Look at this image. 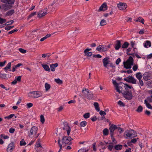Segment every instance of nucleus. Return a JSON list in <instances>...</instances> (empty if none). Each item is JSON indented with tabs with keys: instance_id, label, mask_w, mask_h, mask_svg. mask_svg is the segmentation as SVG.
Here are the masks:
<instances>
[{
	"instance_id": "1",
	"label": "nucleus",
	"mask_w": 152,
	"mask_h": 152,
	"mask_svg": "<svg viewBox=\"0 0 152 152\" xmlns=\"http://www.w3.org/2000/svg\"><path fill=\"white\" fill-rule=\"evenodd\" d=\"M129 87L126 88L125 91H123V94L124 97L126 99L129 100L131 99L133 97L132 92L129 91V89H131L133 88L132 86H129Z\"/></svg>"
},
{
	"instance_id": "2",
	"label": "nucleus",
	"mask_w": 152,
	"mask_h": 152,
	"mask_svg": "<svg viewBox=\"0 0 152 152\" xmlns=\"http://www.w3.org/2000/svg\"><path fill=\"white\" fill-rule=\"evenodd\" d=\"M73 139L70 137L63 136L62 139V146L65 147L67 144L70 145L72 144V142H71Z\"/></svg>"
},
{
	"instance_id": "3",
	"label": "nucleus",
	"mask_w": 152,
	"mask_h": 152,
	"mask_svg": "<svg viewBox=\"0 0 152 152\" xmlns=\"http://www.w3.org/2000/svg\"><path fill=\"white\" fill-rule=\"evenodd\" d=\"M134 60L132 56H130L126 61L123 62L124 67L126 69H130L133 65Z\"/></svg>"
},
{
	"instance_id": "4",
	"label": "nucleus",
	"mask_w": 152,
	"mask_h": 152,
	"mask_svg": "<svg viewBox=\"0 0 152 152\" xmlns=\"http://www.w3.org/2000/svg\"><path fill=\"white\" fill-rule=\"evenodd\" d=\"M82 92L84 94V96L88 99L90 100L93 98V94L88 89L84 88L83 89Z\"/></svg>"
},
{
	"instance_id": "5",
	"label": "nucleus",
	"mask_w": 152,
	"mask_h": 152,
	"mask_svg": "<svg viewBox=\"0 0 152 152\" xmlns=\"http://www.w3.org/2000/svg\"><path fill=\"white\" fill-rule=\"evenodd\" d=\"M125 135L126 136V138H127L128 137H134L137 136V133L133 130H127L124 133L125 137Z\"/></svg>"
},
{
	"instance_id": "6",
	"label": "nucleus",
	"mask_w": 152,
	"mask_h": 152,
	"mask_svg": "<svg viewBox=\"0 0 152 152\" xmlns=\"http://www.w3.org/2000/svg\"><path fill=\"white\" fill-rule=\"evenodd\" d=\"M28 96L30 98H38L42 96V94L39 91H31L28 94Z\"/></svg>"
},
{
	"instance_id": "7",
	"label": "nucleus",
	"mask_w": 152,
	"mask_h": 152,
	"mask_svg": "<svg viewBox=\"0 0 152 152\" xmlns=\"http://www.w3.org/2000/svg\"><path fill=\"white\" fill-rule=\"evenodd\" d=\"M124 86L122 85V86L118 85V86H116V88H115L116 91L118 92L119 93H122V94L123 93V91H125L126 88H127L129 87V86L127 84H124Z\"/></svg>"
},
{
	"instance_id": "8",
	"label": "nucleus",
	"mask_w": 152,
	"mask_h": 152,
	"mask_svg": "<svg viewBox=\"0 0 152 152\" xmlns=\"http://www.w3.org/2000/svg\"><path fill=\"white\" fill-rule=\"evenodd\" d=\"M38 128L37 127L35 126H33L31 128L29 132L28 133V135L29 137H32V136L34 137L37 134Z\"/></svg>"
},
{
	"instance_id": "9",
	"label": "nucleus",
	"mask_w": 152,
	"mask_h": 152,
	"mask_svg": "<svg viewBox=\"0 0 152 152\" xmlns=\"http://www.w3.org/2000/svg\"><path fill=\"white\" fill-rule=\"evenodd\" d=\"M118 128L117 126L115 125L112 124L109 127V130L111 137H113L114 132L115 130Z\"/></svg>"
},
{
	"instance_id": "10",
	"label": "nucleus",
	"mask_w": 152,
	"mask_h": 152,
	"mask_svg": "<svg viewBox=\"0 0 152 152\" xmlns=\"http://www.w3.org/2000/svg\"><path fill=\"white\" fill-rule=\"evenodd\" d=\"M107 9V6L106 3H104L99 7L98 12L104 11Z\"/></svg>"
},
{
	"instance_id": "11",
	"label": "nucleus",
	"mask_w": 152,
	"mask_h": 152,
	"mask_svg": "<svg viewBox=\"0 0 152 152\" xmlns=\"http://www.w3.org/2000/svg\"><path fill=\"white\" fill-rule=\"evenodd\" d=\"M117 7L121 10H124L126 9L127 7V5L126 4L123 3H120L117 5Z\"/></svg>"
},
{
	"instance_id": "12",
	"label": "nucleus",
	"mask_w": 152,
	"mask_h": 152,
	"mask_svg": "<svg viewBox=\"0 0 152 152\" xmlns=\"http://www.w3.org/2000/svg\"><path fill=\"white\" fill-rule=\"evenodd\" d=\"M96 50L99 52H105L106 51L105 45H99L96 48Z\"/></svg>"
},
{
	"instance_id": "13",
	"label": "nucleus",
	"mask_w": 152,
	"mask_h": 152,
	"mask_svg": "<svg viewBox=\"0 0 152 152\" xmlns=\"http://www.w3.org/2000/svg\"><path fill=\"white\" fill-rule=\"evenodd\" d=\"M109 58L107 57H106L103 59L102 62L105 67L107 68V65L109 64Z\"/></svg>"
},
{
	"instance_id": "14",
	"label": "nucleus",
	"mask_w": 152,
	"mask_h": 152,
	"mask_svg": "<svg viewBox=\"0 0 152 152\" xmlns=\"http://www.w3.org/2000/svg\"><path fill=\"white\" fill-rule=\"evenodd\" d=\"M14 147V143L12 142L10 143L8 146L7 150V152H11L13 150V148Z\"/></svg>"
},
{
	"instance_id": "15",
	"label": "nucleus",
	"mask_w": 152,
	"mask_h": 152,
	"mask_svg": "<svg viewBox=\"0 0 152 152\" xmlns=\"http://www.w3.org/2000/svg\"><path fill=\"white\" fill-rule=\"evenodd\" d=\"M91 50V48H87L85 49L84 51L85 54L86 56H91L92 55V53L91 52H89Z\"/></svg>"
},
{
	"instance_id": "16",
	"label": "nucleus",
	"mask_w": 152,
	"mask_h": 152,
	"mask_svg": "<svg viewBox=\"0 0 152 152\" xmlns=\"http://www.w3.org/2000/svg\"><path fill=\"white\" fill-rule=\"evenodd\" d=\"M47 13V11L44 12L43 10H41L38 12V17L40 18H42L45 16Z\"/></svg>"
},
{
	"instance_id": "17",
	"label": "nucleus",
	"mask_w": 152,
	"mask_h": 152,
	"mask_svg": "<svg viewBox=\"0 0 152 152\" xmlns=\"http://www.w3.org/2000/svg\"><path fill=\"white\" fill-rule=\"evenodd\" d=\"M1 1L4 3L12 4L14 3L15 0H1Z\"/></svg>"
},
{
	"instance_id": "18",
	"label": "nucleus",
	"mask_w": 152,
	"mask_h": 152,
	"mask_svg": "<svg viewBox=\"0 0 152 152\" xmlns=\"http://www.w3.org/2000/svg\"><path fill=\"white\" fill-rule=\"evenodd\" d=\"M129 82L134 84H136V80L132 76H129Z\"/></svg>"
},
{
	"instance_id": "19",
	"label": "nucleus",
	"mask_w": 152,
	"mask_h": 152,
	"mask_svg": "<svg viewBox=\"0 0 152 152\" xmlns=\"http://www.w3.org/2000/svg\"><path fill=\"white\" fill-rule=\"evenodd\" d=\"M58 63H55L50 65V67L51 70L52 72H54L55 71V67L58 66Z\"/></svg>"
},
{
	"instance_id": "20",
	"label": "nucleus",
	"mask_w": 152,
	"mask_h": 152,
	"mask_svg": "<svg viewBox=\"0 0 152 152\" xmlns=\"http://www.w3.org/2000/svg\"><path fill=\"white\" fill-rule=\"evenodd\" d=\"M116 42L115 48L116 50H118L121 47V44L120 40H117L116 41Z\"/></svg>"
},
{
	"instance_id": "21",
	"label": "nucleus",
	"mask_w": 152,
	"mask_h": 152,
	"mask_svg": "<svg viewBox=\"0 0 152 152\" xmlns=\"http://www.w3.org/2000/svg\"><path fill=\"white\" fill-rule=\"evenodd\" d=\"M11 63L9 62L6 67L4 68V69L5 70V71L6 72H7V70H9V71H11Z\"/></svg>"
},
{
	"instance_id": "22",
	"label": "nucleus",
	"mask_w": 152,
	"mask_h": 152,
	"mask_svg": "<svg viewBox=\"0 0 152 152\" xmlns=\"http://www.w3.org/2000/svg\"><path fill=\"white\" fill-rule=\"evenodd\" d=\"M41 65L45 71L48 72L50 71V69L48 65L47 64H42Z\"/></svg>"
},
{
	"instance_id": "23",
	"label": "nucleus",
	"mask_w": 152,
	"mask_h": 152,
	"mask_svg": "<svg viewBox=\"0 0 152 152\" xmlns=\"http://www.w3.org/2000/svg\"><path fill=\"white\" fill-rule=\"evenodd\" d=\"M94 105L95 107L96 110L98 112L99 111L100 109L99 107V105L98 103L96 102H94Z\"/></svg>"
},
{
	"instance_id": "24",
	"label": "nucleus",
	"mask_w": 152,
	"mask_h": 152,
	"mask_svg": "<svg viewBox=\"0 0 152 152\" xmlns=\"http://www.w3.org/2000/svg\"><path fill=\"white\" fill-rule=\"evenodd\" d=\"M107 22L104 19H102L101 20L100 22V25L101 26H104L107 24Z\"/></svg>"
},
{
	"instance_id": "25",
	"label": "nucleus",
	"mask_w": 152,
	"mask_h": 152,
	"mask_svg": "<svg viewBox=\"0 0 152 152\" xmlns=\"http://www.w3.org/2000/svg\"><path fill=\"white\" fill-rule=\"evenodd\" d=\"M54 81L58 84L59 85H61L62 84L63 82L62 80H60L59 78L55 79L54 80Z\"/></svg>"
},
{
	"instance_id": "26",
	"label": "nucleus",
	"mask_w": 152,
	"mask_h": 152,
	"mask_svg": "<svg viewBox=\"0 0 152 152\" xmlns=\"http://www.w3.org/2000/svg\"><path fill=\"white\" fill-rule=\"evenodd\" d=\"M129 45V44L128 42H124V44L122 45L121 46V47L123 48H126L128 47Z\"/></svg>"
},
{
	"instance_id": "27",
	"label": "nucleus",
	"mask_w": 152,
	"mask_h": 152,
	"mask_svg": "<svg viewBox=\"0 0 152 152\" xmlns=\"http://www.w3.org/2000/svg\"><path fill=\"white\" fill-rule=\"evenodd\" d=\"M151 46V42L150 41H146L145 43L144 46L146 48H148V46L150 47Z\"/></svg>"
},
{
	"instance_id": "28",
	"label": "nucleus",
	"mask_w": 152,
	"mask_h": 152,
	"mask_svg": "<svg viewBox=\"0 0 152 152\" xmlns=\"http://www.w3.org/2000/svg\"><path fill=\"white\" fill-rule=\"evenodd\" d=\"M103 133L104 135L107 136L109 134V130L107 128H105L103 130Z\"/></svg>"
},
{
	"instance_id": "29",
	"label": "nucleus",
	"mask_w": 152,
	"mask_h": 152,
	"mask_svg": "<svg viewBox=\"0 0 152 152\" xmlns=\"http://www.w3.org/2000/svg\"><path fill=\"white\" fill-rule=\"evenodd\" d=\"M136 77L138 79H141L142 77V75L140 72L137 73L136 74Z\"/></svg>"
},
{
	"instance_id": "30",
	"label": "nucleus",
	"mask_w": 152,
	"mask_h": 152,
	"mask_svg": "<svg viewBox=\"0 0 152 152\" xmlns=\"http://www.w3.org/2000/svg\"><path fill=\"white\" fill-rule=\"evenodd\" d=\"M114 148L116 150H119L122 148V145H117L115 146Z\"/></svg>"
},
{
	"instance_id": "31",
	"label": "nucleus",
	"mask_w": 152,
	"mask_h": 152,
	"mask_svg": "<svg viewBox=\"0 0 152 152\" xmlns=\"http://www.w3.org/2000/svg\"><path fill=\"white\" fill-rule=\"evenodd\" d=\"M22 65V64L20 63V64H18L17 65L15 66H13V69H12V72H14L15 71V69L16 68H17L18 67H20V66H21Z\"/></svg>"
},
{
	"instance_id": "32",
	"label": "nucleus",
	"mask_w": 152,
	"mask_h": 152,
	"mask_svg": "<svg viewBox=\"0 0 152 152\" xmlns=\"http://www.w3.org/2000/svg\"><path fill=\"white\" fill-rule=\"evenodd\" d=\"M45 91H48L50 88V86L49 84L46 83L45 84Z\"/></svg>"
},
{
	"instance_id": "33",
	"label": "nucleus",
	"mask_w": 152,
	"mask_h": 152,
	"mask_svg": "<svg viewBox=\"0 0 152 152\" xmlns=\"http://www.w3.org/2000/svg\"><path fill=\"white\" fill-rule=\"evenodd\" d=\"M144 19L140 17H139L136 20V22L139 21L142 23V24H144Z\"/></svg>"
},
{
	"instance_id": "34",
	"label": "nucleus",
	"mask_w": 152,
	"mask_h": 152,
	"mask_svg": "<svg viewBox=\"0 0 152 152\" xmlns=\"http://www.w3.org/2000/svg\"><path fill=\"white\" fill-rule=\"evenodd\" d=\"M145 100L146 101V102H152V95H151L150 96H148L146 99H145Z\"/></svg>"
},
{
	"instance_id": "35",
	"label": "nucleus",
	"mask_w": 152,
	"mask_h": 152,
	"mask_svg": "<svg viewBox=\"0 0 152 152\" xmlns=\"http://www.w3.org/2000/svg\"><path fill=\"white\" fill-rule=\"evenodd\" d=\"M144 102L147 107L149 109H152V106L148 102H146V100H145Z\"/></svg>"
},
{
	"instance_id": "36",
	"label": "nucleus",
	"mask_w": 152,
	"mask_h": 152,
	"mask_svg": "<svg viewBox=\"0 0 152 152\" xmlns=\"http://www.w3.org/2000/svg\"><path fill=\"white\" fill-rule=\"evenodd\" d=\"M70 129V127L67 124H65L63 127V129L66 131H67Z\"/></svg>"
},
{
	"instance_id": "37",
	"label": "nucleus",
	"mask_w": 152,
	"mask_h": 152,
	"mask_svg": "<svg viewBox=\"0 0 152 152\" xmlns=\"http://www.w3.org/2000/svg\"><path fill=\"white\" fill-rule=\"evenodd\" d=\"M107 147L108 149L110 151H111L113 148L114 147L113 144L112 143H110V145H108Z\"/></svg>"
},
{
	"instance_id": "38",
	"label": "nucleus",
	"mask_w": 152,
	"mask_h": 152,
	"mask_svg": "<svg viewBox=\"0 0 152 152\" xmlns=\"http://www.w3.org/2000/svg\"><path fill=\"white\" fill-rule=\"evenodd\" d=\"M40 122L43 124L45 121V119L44 116L43 115H41L40 116Z\"/></svg>"
},
{
	"instance_id": "39",
	"label": "nucleus",
	"mask_w": 152,
	"mask_h": 152,
	"mask_svg": "<svg viewBox=\"0 0 152 152\" xmlns=\"http://www.w3.org/2000/svg\"><path fill=\"white\" fill-rule=\"evenodd\" d=\"M87 125V122L85 121H83L81 122L80 124V126L82 127H84L86 126Z\"/></svg>"
},
{
	"instance_id": "40",
	"label": "nucleus",
	"mask_w": 152,
	"mask_h": 152,
	"mask_svg": "<svg viewBox=\"0 0 152 152\" xmlns=\"http://www.w3.org/2000/svg\"><path fill=\"white\" fill-rule=\"evenodd\" d=\"M61 140L59 138L58 140V143L60 147V149L59 151L58 152H60V151L62 149V146L61 144L60 143Z\"/></svg>"
},
{
	"instance_id": "41",
	"label": "nucleus",
	"mask_w": 152,
	"mask_h": 152,
	"mask_svg": "<svg viewBox=\"0 0 152 152\" xmlns=\"http://www.w3.org/2000/svg\"><path fill=\"white\" fill-rule=\"evenodd\" d=\"M14 12V10H12L9 11L7 13V15H10L13 14Z\"/></svg>"
},
{
	"instance_id": "42",
	"label": "nucleus",
	"mask_w": 152,
	"mask_h": 152,
	"mask_svg": "<svg viewBox=\"0 0 152 152\" xmlns=\"http://www.w3.org/2000/svg\"><path fill=\"white\" fill-rule=\"evenodd\" d=\"M143 108L141 106H139L136 110V111L138 112H141Z\"/></svg>"
},
{
	"instance_id": "43",
	"label": "nucleus",
	"mask_w": 152,
	"mask_h": 152,
	"mask_svg": "<svg viewBox=\"0 0 152 152\" xmlns=\"http://www.w3.org/2000/svg\"><path fill=\"white\" fill-rule=\"evenodd\" d=\"M19 50L20 53L23 54L26 53L27 51L26 50L22 48H19Z\"/></svg>"
},
{
	"instance_id": "44",
	"label": "nucleus",
	"mask_w": 152,
	"mask_h": 152,
	"mask_svg": "<svg viewBox=\"0 0 152 152\" xmlns=\"http://www.w3.org/2000/svg\"><path fill=\"white\" fill-rule=\"evenodd\" d=\"M90 116V113H85L83 115V116L85 118H88Z\"/></svg>"
},
{
	"instance_id": "45",
	"label": "nucleus",
	"mask_w": 152,
	"mask_h": 152,
	"mask_svg": "<svg viewBox=\"0 0 152 152\" xmlns=\"http://www.w3.org/2000/svg\"><path fill=\"white\" fill-rule=\"evenodd\" d=\"M7 75L6 74H3L2 73H0V77L3 79H5L7 77Z\"/></svg>"
},
{
	"instance_id": "46",
	"label": "nucleus",
	"mask_w": 152,
	"mask_h": 152,
	"mask_svg": "<svg viewBox=\"0 0 152 152\" xmlns=\"http://www.w3.org/2000/svg\"><path fill=\"white\" fill-rule=\"evenodd\" d=\"M14 22L13 20H11L10 21L7 22L5 24V26H9L11 25Z\"/></svg>"
},
{
	"instance_id": "47",
	"label": "nucleus",
	"mask_w": 152,
	"mask_h": 152,
	"mask_svg": "<svg viewBox=\"0 0 152 152\" xmlns=\"http://www.w3.org/2000/svg\"><path fill=\"white\" fill-rule=\"evenodd\" d=\"M26 144V143L24 141L23 139H22L20 142V145L21 146L25 145Z\"/></svg>"
},
{
	"instance_id": "48",
	"label": "nucleus",
	"mask_w": 152,
	"mask_h": 152,
	"mask_svg": "<svg viewBox=\"0 0 152 152\" xmlns=\"http://www.w3.org/2000/svg\"><path fill=\"white\" fill-rule=\"evenodd\" d=\"M14 27V26H7L5 27L4 28L6 30L8 31L10 30L11 28H13Z\"/></svg>"
},
{
	"instance_id": "49",
	"label": "nucleus",
	"mask_w": 152,
	"mask_h": 152,
	"mask_svg": "<svg viewBox=\"0 0 152 152\" xmlns=\"http://www.w3.org/2000/svg\"><path fill=\"white\" fill-rule=\"evenodd\" d=\"M6 20L5 19H3L0 18V23L3 24L6 22Z\"/></svg>"
},
{
	"instance_id": "50",
	"label": "nucleus",
	"mask_w": 152,
	"mask_h": 152,
	"mask_svg": "<svg viewBox=\"0 0 152 152\" xmlns=\"http://www.w3.org/2000/svg\"><path fill=\"white\" fill-rule=\"evenodd\" d=\"M21 76H18L17 78H15V80L17 81V82H20L21 81Z\"/></svg>"
},
{
	"instance_id": "51",
	"label": "nucleus",
	"mask_w": 152,
	"mask_h": 152,
	"mask_svg": "<svg viewBox=\"0 0 152 152\" xmlns=\"http://www.w3.org/2000/svg\"><path fill=\"white\" fill-rule=\"evenodd\" d=\"M26 105L27 108H29L33 106V104L31 103H29L26 104Z\"/></svg>"
},
{
	"instance_id": "52",
	"label": "nucleus",
	"mask_w": 152,
	"mask_h": 152,
	"mask_svg": "<svg viewBox=\"0 0 152 152\" xmlns=\"http://www.w3.org/2000/svg\"><path fill=\"white\" fill-rule=\"evenodd\" d=\"M118 104L121 106L124 107L125 106L124 104L121 101H119L118 102Z\"/></svg>"
},
{
	"instance_id": "53",
	"label": "nucleus",
	"mask_w": 152,
	"mask_h": 152,
	"mask_svg": "<svg viewBox=\"0 0 152 152\" xmlns=\"http://www.w3.org/2000/svg\"><path fill=\"white\" fill-rule=\"evenodd\" d=\"M36 12H33L31 14H30L28 17V19L36 15Z\"/></svg>"
},
{
	"instance_id": "54",
	"label": "nucleus",
	"mask_w": 152,
	"mask_h": 152,
	"mask_svg": "<svg viewBox=\"0 0 152 152\" xmlns=\"http://www.w3.org/2000/svg\"><path fill=\"white\" fill-rule=\"evenodd\" d=\"M93 57L94 58H101L102 57V56L99 54L94 55H93Z\"/></svg>"
},
{
	"instance_id": "55",
	"label": "nucleus",
	"mask_w": 152,
	"mask_h": 152,
	"mask_svg": "<svg viewBox=\"0 0 152 152\" xmlns=\"http://www.w3.org/2000/svg\"><path fill=\"white\" fill-rule=\"evenodd\" d=\"M133 69L134 71H136L138 69V66L137 65H134L133 67Z\"/></svg>"
},
{
	"instance_id": "56",
	"label": "nucleus",
	"mask_w": 152,
	"mask_h": 152,
	"mask_svg": "<svg viewBox=\"0 0 152 152\" xmlns=\"http://www.w3.org/2000/svg\"><path fill=\"white\" fill-rule=\"evenodd\" d=\"M15 131V129L12 128H11L10 129L9 132L11 133H13Z\"/></svg>"
},
{
	"instance_id": "57",
	"label": "nucleus",
	"mask_w": 152,
	"mask_h": 152,
	"mask_svg": "<svg viewBox=\"0 0 152 152\" xmlns=\"http://www.w3.org/2000/svg\"><path fill=\"white\" fill-rule=\"evenodd\" d=\"M10 6L7 4H5L4 6V9L5 10H7L9 9H10Z\"/></svg>"
},
{
	"instance_id": "58",
	"label": "nucleus",
	"mask_w": 152,
	"mask_h": 152,
	"mask_svg": "<svg viewBox=\"0 0 152 152\" xmlns=\"http://www.w3.org/2000/svg\"><path fill=\"white\" fill-rule=\"evenodd\" d=\"M99 114L101 115H104L106 114V113L105 111H103L102 110H101L99 112Z\"/></svg>"
},
{
	"instance_id": "59",
	"label": "nucleus",
	"mask_w": 152,
	"mask_h": 152,
	"mask_svg": "<svg viewBox=\"0 0 152 152\" xmlns=\"http://www.w3.org/2000/svg\"><path fill=\"white\" fill-rule=\"evenodd\" d=\"M113 83L115 86V88H116V86H118L119 85V84H118L115 80L113 81Z\"/></svg>"
},
{
	"instance_id": "60",
	"label": "nucleus",
	"mask_w": 152,
	"mask_h": 152,
	"mask_svg": "<svg viewBox=\"0 0 152 152\" xmlns=\"http://www.w3.org/2000/svg\"><path fill=\"white\" fill-rule=\"evenodd\" d=\"M139 80V84L141 86H143L144 85V83L142 80L141 79L138 80Z\"/></svg>"
},
{
	"instance_id": "61",
	"label": "nucleus",
	"mask_w": 152,
	"mask_h": 152,
	"mask_svg": "<svg viewBox=\"0 0 152 152\" xmlns=\"http://www.w3.org/2000/svg\"><path fill=\"white\" fill-rule=\"evenodd\" d=\"M18 31V30L17 29H14L13 30H12V31H9V32L8 33L9 34H11L13 33L14 32L17 31Z\"/></svg>"
},
{
	"instance_id": "62",
	"label": "nucleus",
	"mask_w": 152,
	"mask_h": 152,
	"mask_svg": "<svg viewBox=\"0 0 152 152\" xmlns=\"http://www.w3.org/2000/svg\"><path fill=\"white\" fill-rule=\"evenodd\" d=\"M88 151V150H87V151ZM86 150L84 148L81 149L78 151V152H86Z\"/></svg>"
},
{
	"instance_id": "63",
	"label": "nucleus",
	"mask_w": 152,
	"mask_h": 152,
	"mask_svg": "<svg viewBox=\"0 0 152 152\" xmlns=\"http://www.w3.org/2000/svg\"><path fill=\"white\" fill-rule=\"evenodd\" d=\"M117 129H118V131H119V132L120 133L123 132L124 131V130L122 129V128L120 127H118V128Z\"/></svg>"
},
{
	"instance_id": "64",
	"label": "nucleus",
	"mask_w": 152,
	"mask_h": 152,
	"mask_svg": "<svg viewBox=\"0 0 152 152\" xmlns=\"http://www.w3.org/2000/svg\"><path fill=\"white\" fill-rule=\"evenodd\" d=\"M121 60L120 58H118L116 61L115 63L117 65H118L121 62Z\"/></svg>"
}]
</instances>
